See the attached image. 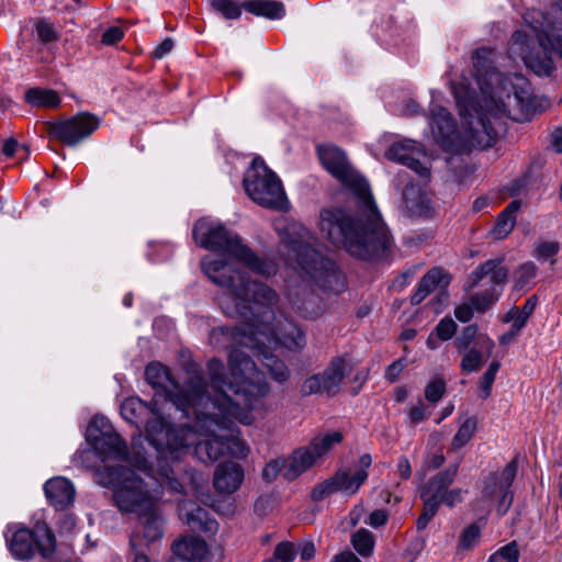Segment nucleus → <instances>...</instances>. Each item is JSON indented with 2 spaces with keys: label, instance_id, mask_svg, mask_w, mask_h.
<instances>
[{
  "label": "nucleus",
  "instance_id": "nucleus-1",
  "mask_svg": "<svg viewBox=\"0 0 562 562\" xmlns=\"http://www.w3.org/2000/svg\"><path fill=\"white\" fill-rule=\"evenodd\" d=\"M201 267L211 281L225 289L218 296L224 313L231 317L243 318L241 324L233 330L227 327L214 328L210 334L211 344L217 346L221 337L231 336L238 347L229 355L238 350L256 366L241 349L249 348L256 352L276 382H285L290 378V370L273 352L281 347L292 351L301 350L306 345V338L304 331L289 318L277 319V292L267 284L248 280L226 260L206 256L202 259ZM259 372L261 373L260 370Z\"/></svg>",
  "mask_w": 562,
  "mask_h": 562
},
{
  "label": "nucleus",
  "instance_id": "nucleus-2",
  "mask_svg": "<svg viewBox=\"0 0 562 562\" xmlns=\"http://www.w3.org/2000/svg\"><path fill=\"white\" fill-rule=\"evenodd\" d=\"M228 369L227 380L223 362L216 358L209 360L207 378L212 393L191 407L193 426L173 427L175 431L184 432L188 446L178 458L171 454L162 458L166 464L179 461L191 445L194 446L195 457L202 463L211 464L224 454V439L229 437V423L250 425L254 422L252 400L268 393L267 380L238 350L228 355Z\"/></svg>",
  "mask_w": 562,
  "mask_h": 562
},
{
  "label": "nucleus",
  "instance_id": "nucleus-3",
  "mask_svg": "<svg viewBox=\"0 0 562 562\" xmlns=\"http://www.w3.org/2000/svg\"><path fill=\"white\" fill-rule=\"evenodd\" d=\"M273 226L280 237V258L302 283L289 285L286 301L300 316L314 319L322 314L323 304L310 285L339 293L345 289V278L334 261L317 251L316 236L301 223L280 216Z\"/></svg>",
  "mask_w": 562,
  "mask_h": 562
},
{
  "label": "nucleus",
  "instance_id": "nucleus-4",
  "mask_svg": "<svg viewBox=\"0 0 562 562\" xmlns=\"http://www.w3.org/2000/svg\"><path fill=\"white\" fill-rule=\"evenodd\" d=\"M344 189L355 199L357 217L342 210L326 209L319 214L318 227L335 246L360 259L384 255L392 236L374 201L366 178H340Z\"/></svg>",
  "mask_w": 562,
  "mask_h": 562
},
{
  "label": "nucleus",
  "instance_id": "nucleus-5",
  "mask_svg": "<svg viewBox=\"0 0 562 562\" xmlns=\"http://www.w3.org/2000/svg\"><path fill=\"white\" fill-rule=\"evenodd\" d=\"M451 90L456 99L461 120V130L458 131L450 112L438 104L430 106V126L435 140L446 150L460 151L467 148L485 149L497 140L499 122L490 121L479 109L475 93L464 82H452Z\"/></svg>",
  "mask_w": 562,
  "mask_h": 562
},
{
  "label": "nucleus",
  "instance_id": "nucleus-6",
  "mask_svg": "<svg viewBox=\"0 0 562 562\" xmlns=\"http://www.w3.org/2000/svg\"><path fill=\"white\" fill-rule=\"evenodd\" d=\"M125 462H111L95 470L98 484L113 490V499L121 512L140 513L153 509L162 496L164 487L181 493L179 482L171 464H166L157 454V477L145 472L143 477L127 468Z\"/></svg>",
  "mask_w": 562,
  "mask_h": 562
},
{
  "label": "nucleus",
  "instance_id": "nucleus-7",
  "mask_svg": "<svg viewBox=\"0 0 562 562\" xmlns=\"http://www.w3.org/2000/svg\"><path fill=\"white\" fill-rule=\"evenodd\" d=\"M524 20L536 35L542 55L535 50L532 36L522 30L516 31L509 43V53L521 60L539 76H550L554 70L551 53L562 56V9H554L551 15L539 10H528Z\"/></svg>",
  "mask_w": 562,
  "mask_h": 562
},
{
  "label": "nucleus",
  "instance_id": "nucleus-8",
  "mask_svg": "<svg viewBox=\"0 0 562 562\" xmlns=\"http://www.w3.org/2000/svg\"><path fill=\"white\" fill-rule=\"evenodd\" d=\"M122 417L137 426H145L147 439L160 458H178L188 446L183 431H175L161 415L157 401L146 403L139 397L126 398L121 405Z\"/></svg>",
  "mask_w": 562,
  "mask_h": 562
},
{
  "label": "nucleus",
  "instance_id": "nucleus-9",
  "mask_svg": "<svg viewBox=\"0 0 562 562\" xmlns=\"http://www.w3.org/2000/svg\"><path fill=\"white\" fill-rule=\"evenodd\" d=\"M192 235L200 247L227 254L256 273L270 277L278 271L273 261L259 258L249 247L243 244L238 235L228 231L216 220L206 217L199 220L193 226Z\"/></svg>",
  "mask_w": 562,
  "mask_h": 562
},
{
  "label": "nucleus",
  "instance_id": "nucleus-10",
  "mask_svg": "<svg viewBox=\"0 0 562 562\" xmlns=\"http://www.w3.org/2000/svg\"><path fill=\"white\" fill-rule=\"evenodd\" d=\"M145 375L147 382L153 387L161 390L165 393L166 400L186 417L191 416V407H193L200 398L203 401L206 395L212 393L210 379L206 383L202 378L195 376L183 386H180L171 375L169 369L159 362L149 363L146 367Z\"/></svg>",
  "mask_w": 562,
  "mask_h": 562
},
{
  "label": "nucleus",
  "instance_id": "nucleus-11",
  "mask_svg": "<svg viewBox=\"0 0 562 562\" xmlns=\"http://www.w3.org/2000/svg\"><path fill=\"white\" fill-rule=\"evenodd\" d=\"M86 439L91 446V450L82 452L83 461L92 454L100 459L102 465L126 461V443L114 431L110 420L104 416H94L91 419L87 427Z\"/></svg>",
  "mask_w": 562,
  "mask_h": 562
},
{
  "label": "nucleus",
  "instance_id": "nucleus-12",
  "mask_svg": "<svg viewBox=\"0 0 562 562\" xmlns=\"http://www.w3.org/2000/svg\"><path fill=\"white\" fill-rule=\"evenodd\" d=\"M479 109L483 116H485L486 124H490V121H495L494 117H497V122H499V127H497V137L499 133L504 130L503 119L506 116L516 122H525L529 121L535 113V100L527 87H513V91L506 95L505 100H502L499 103L491 97L488 99H484V108L479 102Z\"/></svg>",
  "mask_w": 562,
  "mask_h": 562
},
{
  "label": "nucleus",
  "instance_id": "nucleus-13",
  "mask_svg": "<svg viewBox=\"0 0 562 562\" xmlns=\"http://www.w3.org/2000/svg\"><path fill=\"white\" fill-rule=\"evenodd\" d=\"M56 548L55 536L44 522L33 529L18 528L9 540V550L15 559L30 560L35 551L43 558H49Z\"/></svg>",
  "mask_w": 562,
  "mask_h": 562
},
{
  "label": "nucleus",
  "instance_id": "nucleus-14",
  "mask_svg": "<svg viewBox=\"0 0 562 562\" xmlns=\"http://www.w3.org/2000/svg\"><path fill=\"white\" fill-rule=\"evenodd\" d=\"M371 464V456L368 453L362 454L358 460V465L353 473L347 469L338 470L331 477L323 481L313 488L312 498L314 501H322L337 492L346 495L356 494L360 486L367 481L369 475L368 469Z\"/></svg>",
  "mask_w": 562,
  "mask_h": 562
},
{
  "label": "nucleus",
  "instance_id": "nucleus-15",
  "mask_svg": "<svg viewBox=\"0 0 562 562\" xmlns=\"http://www.w3.org/2000/svg\"><path fill=\"white\" fill-rule=\"evenodd\" d=\"M101 119L89 112L49 124V134L63 144L75 147L89 138L100 126Z\"/></svg>",
  "mask_w": 562,
  "mask_h": 562
},
{
  "label": "nucleus",
  "instance_id": "nucleus-16",
  "mask_svg": "<svg viewBox=\"0 0 562 562\" xmlns=\"http://www.w3.org/2000/svg\"><path fill=\"white\" fill-rule=\"evenodd\" d=\"M350 370L349 361L344 357H337L322 373L305 379L300 391L304 396L322 392L335 395L340 390L342 381Z\"/></svg>",
  "mask_w": 562,
  "mask_h": 562
},
{
  "label": "nucleus",
  "instance_id": "nucleus-17",
  "mask_svg": "<svg viewBox=\"0 0 562 562\" xmlns=\"http://www.w3.org/2000/svg\"><path fill=\"white\" fill-rule=\"evenodd\" d=\"M137 515L139 526L131 537V547L134 551L132 562H149L144 548L162 538V520L156 506Z\"/></svg>",
  "mask_w": 562,
  "mask_h": 562
},
{
  "label": "nucleus",
  "instance_id": "nucleus-18",
  "mask_svg": "<svg viewBox=\"0 0 562 562\" xmlns=\"http://www.w3.org/2000/svg\"><path fill=\"white\" fill-rule=\"evenodd\" d=\"M389 160L406 166L419 176H429L431 159L423 144L413 139L393 143L385 151Z\"/></svg>",
  "mask_w": 562,
  "mask_h": 562
},
{
  "label": "nucleus",
  "instance_id": "nucleus-19",
  "mask_svg": "<svg viewBox=\"0 0 562 562\" xmlns=\"http://www.w3.org/2000/svg\"><path fill=\"white\" fill-rule=\"evenodd\" d=\"M243 186L248 196L265 207L281 210L286 203L280 178H244Z\"/></svg>",
  "mask_w": 562,
  "mask_h": 562
},
{
  "label": "nucleus",
  "instance_id": "nucleus-20",
  "mask_svg": "<svg viewBox=\"0 0 562 562\" xmlns=\"http://www.w3.org/2000/svg\"><path fill=\"white\" fill-rule=\"evenodd\" d=\"M400 209L402 214L409 218L428 217L432 214L431 201L426 189L413 180H408L404 186Z\"/></svg>",
  "mask_w": 562,
  "mask_h": 562
},
{
  "label": "nucleus",
  "instance_id": "nucleus-21",
  "mask_svg": "<svg viewBox=\"0 0 562 562\" xmlns=\"http://www.w3.org/2000/svg\"><path fill=\"white\" fill-rule=\"evenodd\" d=\"M179 518L188 525L192 531L204 532L213 536L218 530V522L210 517L209 513L196 504L182 501L178 505Z\"/></svg>",
  "mask_w": 562,
  "mask_h": 562
},
{
  "label": "nucleus",
  "instance_id": "nucleus-22",
  "mask_svg": "<svg viewBox=\"0 0 562 562\" xmlns=\"http://www.w3.org/2000/svg\"><path fill=\"white\" fill-rule=\"evenodd\" d=\"M316 151L322 166L331 176H357L346 153L338 146L317 145Z\"/></svg>",
  "mask_w": 562,
  "mask_h": 562
},
{
  "label": "nucleus",
  "instance_id": "nucleus-23",
  "mask_svg": "<svg viewBox=\"0 0 562 562\" xmlns=\"http://www.w3.org/2000/svg\"><path fill=\"white\" fill-rule=\"evenodd\" d=\"M244 479L245 471L239 463L224 461L214 471L213 485L221 494H233L241 486Z\"/></svg>",
  "mask_w": 562,
  "mask_h": 562
},
{
  "label": "nucleus",
  "instance_id": "nucleus-24",
  "mask_svg": "<svg viewBox=\"0 0 562 562\" xmlns=\"http://www.w3.org/2000/svg\"><path fill=\"white\" fill-rule=\"evenodd\" d=\"M460 462L451 464L443 471L431 476L422 491V498L440 506L445 494L454 482L459 472Z\"/></svg>",
  "mask_w": 562,
  "mask_h": 562
},
{
  "label": "nucleus",
  "instance_id": "nucleus-25",
  "mask_svg": "<svg viewBox=\"0 0 562 562\" xmlns=\"http://www.w3.org/2000/svg\"><path fill=\"white\" fill-rule=\"evenodd\" d=\"M45 495L54 507L65 509L75 501V486L66 477L57 476L48 480L44 485Z\"/></svg>",
  "mask_w": 562,
  "mask_h": 562
},
{
  "label": "nucleus",
  "instance_id": "nucleus-26",
  "mask_svg": "<svg viewBox=\"0 0 562 562\" xmlns=\"http://www.w3.org/2000/svg\"><path fill=\"white\" fill-rule=\"evenodd\" d=\"M488 279L491 288L501 289L507 282L508 271L501 259H491L479 266L470 274V286H476L483 279Z\"/></svg>",
  "mask_w": 562,
  "mask_h": 562
},
{
  "label": "nucleus",
  "instance_id": "nucleus-27",
  "mask_svg": "<svg viewBox=\"0 0 562 562\" xmlns=\"http://www.w3.org/2000/svg\"><path fill=\"white\" fill-rule=\"evenodd\" d=\"M451 282V276L441 268L430 269L419 281L416 292L411 296L413 305L420 304L430 293L439 289L446 290Z\"/></svg>",
  "mask_w": 562,
  "mask_h": 562
},
{
  "label": "nucleus",
  "instance_id": "nucleus-28",
  "mask_svg": "<svg viewBox=\"0 0 562 562\" xmlns=\"http://www.w3.org/2000/svg\"><path fill=\"white\" fill-rule=\"evenodd\" d=\"M175 557L190 560L192 562H202L209 554V548L204 540L198 537H188L178 540L172 546Z\"/></svg>",
  "mask_w": 562,
  "mask_h": 562
},
{
  "label": "nucleus",
  "instance_id": "nucleus-29",
  "mask_svg": "<svg viewBox=\"0 0 562 562\" xmlns=\"http://www.w3.org/2000/svg\"><path fill=\"white\" fill-rule=\"evenodd\" d=\"M317 461L307 446L297 448L285 459V479L293 481L311 469Z\"/></svg>",
  "mask_w": 562,
  "mask_h": 562
},
{
  "label": "nucleus",
  "instance_id": "nucleus-30",
  "mask_svg": "<svg viewBox=\"0 0 562 562\" xmlns=\"http://www.w3.org/2000/svg\"><path fill=\"white\" fill-rule=\"evenodd\" d=\"M520 206V201L514 200L498 214L495 225L490 232L494 240H502L513 232L516 225V214Z\"/></svg>",
  "mask_w": 562,
  "mask_h": 562
},
{
  "label": "nucleus",
  "instance_id": "nucleus-31",
  "mask_svg": "<svg viewBox=\"0 0 562 562\" xmlns=\"http://www.w3.org/2000/svg\"><path fill=\"white\" fill-rule=\"evenodd\" d=\"M247 12L269 20H280L285 15L283 2L277 0H248L243 2Z\"/></svg>",
  "mask_w": 562,
  "mask_h": 562
},
{
  "label": "nucleus",
  "instance_id": "nucleus-32",
  "mask_svg": "<svg viewBox=\"0 0 562 562\" xmlns=\"http://www.w3.org/2000/svg\"><path fill=\"white\" fill-rule=\"evenodd\" d=\"M493 55L494 50L487 47H480L473 53L472 63L477 82L484 77H490L491 79L493 77L498 78V74L493 66Z\"/></svg>",
  "mask_w": 562,
  "mask_h": 562
},
{
  "label": "nucleus",
  "instance_id": "nucleus-33",
  "mask_svg": "<svg viewBox=\"0 0 562 562\" xmlns=\"http://www.w3.org/2000/svg\"><path fill=\"white\" fill-rule=\"evenodd\" d=\"M344 439L340 431H331L315 436L307 446L313 452L316 461L325 457L336 445H339Z\"/></svg>",
  "mask_w": 562,
  "mask_h": 562
},
{
  "label": "nucleus",
  "instance_id": "nucleus-34",
  "mask_svg": "<svg viewBox=\"0 0 562 562\" xmlns=\"http://www.w3.org/2000/svg\"><path fill=\"white\" fill-rule=\"evenodd\" d=\"M344 439L340 431H331L315 436L307 446L313 452L316 461L325 457L336 445H339Z\"/></svg>",
  "mask_w": 562,
  "mask_h": 562
},
{
  "label": "nucleus",
  "instance_id": "nucleus-35",
  "mask_svg": "<svg viewBox=\"0 0 562 562\" xmlns=\"http://www.w3.org/2000/svg\"><path fill=\"white\" fill-rule=\"evenodd\" d=\"M536 305L537 299L535 296H531L526 301L521 310H510L507 313L506 317L504 318V322H512V337H516L520 329L526 325L528 318L533 313Z\"/></svg>",
  "mask_w": 562,
  "mask_h": 562
},
{
  "label": "nucleus",
  "instance_id": "nucleus-36",
  "mask_svg": "<svg viewBox=\"0 0 562 562\" xmlns=\"http://www.w3.org/2000/svg\"><path fill=\"white\" fill-rule=\"evenodd\" d=\"M25 101L32 106L55 108L60 103V98L54 90L31 88L25 92Z\"/></svg>",
  "mask_w": 562,
  "mask_h": 562
},
{
  "label": "nucleus",
  "instance_id": "nucleus-37",
  "mask_svg": "<svg viewBox=\"0 0 562 562\" xmlns=\"http://www.w3.org/2000/svg\"><path fill=\"white\" fill-rule=\"evenodd\" d=\"M236 422L229 423V437L224 439L225 449L236 459H246L250 453L249 446L239 438V429L235 427Z\"/></svg>",
  "mask_w": 562,
  "mask_h": 562
},
{
  "label": "nucleus",
  "instance_id": "nucleus-38",
  "mask_svg": "<svg viewBox=\"0 0 562 562\" xmlns=\"http://www.w3.org/2000/svg\"><path fill=\"white\" fill-rule=\"evenodd\" d=\"M351 544L353 549L363 558L370 557L373 553L375 546L374 535L366 529L360 528L351 536Z\"/></svg>",
  "mask_w": 562,
  "mask_h": 562
},
{
  "label": "nucleus",
  "instance_id": "nucleus-39",
  "mask_svg": "<svg viewBox=\"0 0 562 562\" xmlns=\"http://www.w3.org/2000/svg\"><path fill=\"white\" fill-rule=\"evenodd\" d=\"M34 32L37 36L38 42L48 46L52 43H56L60 38V34L56 25L48 19H37L34 23Z\"/></svg>",
  "mask_w": 562,
  "mask_h": 562
},
{
  "label": "nucleus",
  "instance_id": "nucleus-40",
  "mask_svg": "<svg viewBox=\"0 0 562 562\" xmlns=\"http://www.w3.org/2000/svg\"><path fill=\"white\" fill-rule=\"evenodd\" d=\"M0 154L5 159H14V164L27 160L30 156L29 147L20 144L15 138H7L0 145Z\"/></svg>",
  "mask_w": 562,
  "mask_h": 562
},
{
  "label": "nucleus",
  "instance_id": "nucleus-41",
  "mask_svg": "<svg viewBox=\"0 0 562 562\" xmlns=\"http://www.w3.org/2000/svg\"><path fill=\"white\" fill-rule=\"evenodd\" d=\"M476 430V419L474 417H467L460 425L457 434L453 436L451 441V448L459 450L465 446L473 437Z\"/></svg>",
  "mask_w": 562,
  "mask_h": 562
},
{
  "label": "nucleus",
  "instance_id": "nucleus-42",
  "mask_svg": "<svg viewBox=\"0 0 562 562\" xmlns=\"http://www.w3.org/2000/svg\"><path fill=\"white\" fill-rule=\"evenodd\" d=\"M516 474L517 462L513 460L504 468L499 475H492L490 477V483L487 485H491L492 487H497L501 491L510 490V486L516 477Z\"/></svg>",
  "mask_w": 562,
  "mask_h": 562
},
{
  "label": "nucleus",
  "instance_id": "nucleus-43",
  "mask_svg": "<svg viewBox=\"0 0 562 562\" xmlns=\"http://www.w3.org/2000/svg\"><path fill=\"white\" fill-rule=\"evenodd\" d=\"M502 290L490 288L488 290L471 296L470 301L476 312H485L499 297Z\"/></svg>",
  "mask_w": 562,
  "mask_h": 562
},
{
  "label": "nucleus",
  "instance_id": "nucleus-44",
  "mask_svg": "<svg viewBox=\"0 0 562 562\" xmlns=\"http://www.w3.org/2000/svg\"><path fill=\"white\" fill-rule=\"evenodd\" d=\"M560 250V244L554 240H542L536 245L533 257L540 261H550L551 265L555 262L554 257Z\"/></svg>",
  "mask_w": 562,
  "mask_h": 562
},
{
  "label": "nucleus",
  "instance_id": "nucleus-45",
  "mask_svg": "<svg viewBox=\"0 0 562 562\" xmlns=\"http://www.w3.org/2000/svg\"><path fill=\"white\" fill-rule=\"evenodd\" d=\"M211 7L225 19H238L244 9L243 2L238 4L234 0H211Z\"/></svg>",
  "mask_w": 562,
  "mask_h": 562
},
{
  "label": "nucleus",
  "instance_id": "nucleus-46",
  "mask_svg": "<svg viewBox=\"0 0 562 562\" xmlns=\"http://www.w3.org/2000/svg\"><path fill=\"white\" fill-rule=\"evenodd\" d=\"M485 496L487 498H493L496 496H499V501L497 504V513L498 515H505L513 503V494L510 490L507 491H501L497 487H492L491 485H486L485 487Z\"/></svg>",
  "mask_w": 562,
  "mask_h": 562
},
{
  "label": "nucleus",
  "instance_id": "nucleus-47",
  "mask_svg": "<svg viewBox=\"0 0 562 562\" xmlns=\"http://www.w3.org/2000/svg\"><path fill=\"white\" fill-rule=\"evenodd\" d=\"M519 551L515 541L509 542L488 557V562H518Z\"/></svg>",
  "mask_w": 562,
  "mask_h": 562
},
{
  "label": "nucleus",
  "instance_id": "nucleus-48",
  "mask_svg": "<svg viewBox=\"0 0 562 562\" xmlns=\"http://www.w3.org/2000/svg\"><path fill=\"white\" fill-rule=\"evenodd\" d=\"M295 555V546L292 542L283 541L277 544L272 558L268 562H292Z\"/></svg>",
  "mask_w": 562,
  "mask_h": 562
},
{
  "label": "nucleus",
  "instance_id": "nucleus-49",
  "mask_svg": "<svg viewBox=\"0 0 562 562\" xmlns=\"http://www.w3.org/2000/svg\"><path fill=\"white\" fill-rule=\"evenodd\" d=\"M282 473L285 477V459H277L268 462L262 470V479L266 482H273Z\"/></svg>",
  "mask_w": 562,
  "mask_h": 562
},
{
  "label": "nucleus",
  "instance_id": "nucleus-50",
  "mask_svg": "<svg viewBox=\"0 0 562 562\" xmlns=\"http://www.w3.org/2000/svg\"><path fill=\"white\" fill-rule=\"evenodd\" d=\"M436 337L441 341H447L453 337L457 331V324L452 318H442L434 329Z\"/></svg>",
  "mask_w": 562,
  "mask_h": 562
},
{
  "label": "nucleus",
  "instance_id": "nucleus-51",
  "mask_svg": "<svg viewBox=\"0 0 562 562\" xmlns=\"http://www.w3.org/2000/svg\"><path fill=\"white\" fill-rule=\"evenodd\" d=\"M480 538V528L475 524H471L468 526L461 533L460 537V548L463 550H469L473 548Z\"/></svg>",
  "mask_w": 562,
  "mask_h": 562
},
{
  "label": "nucleus",
  "instance_id": "nucleus-52",
  "mask_svg": "<svg viewBox=\"0 0 562 562\" xmlns=\"http://www.w3.org/2000/svg\"><path fill=\"white\" fill-rule=\"evenodd\" d=\"M483 362L482 353L476 349H470L462 358L461 368L463 371L472 372L481 368Z\"/></svg>",
  "mask_w": 562,
  "mask_h": 562
},
{
  "label": "nucleus",
  "instance_id": "nucleus-53",
  "mask_svg": "<svg viewBox=\"0 0 562 562\" xmlns=\"http://www.w3.org/2000/svg\"><path fill=\"white\" fill-rule=\"evenodd\" d=\"M424 508L416 521V527L418 530H424L429 521L435 517L438 512L439 506L436 503H431L427 499H423Z\"/></svg>",
  "mask_w": 562,
  "mask_h": 562
},
{
  "label": "nucleus",
  "instance_id": "nucleus-54",
  "mask_svg": "<svg viewBox=\"0 0 562 562\" xmlns=\"http://www.w3.org/2000/svg\"><path fill=\"white\" fill-rule=\"evenodd\" d=\"M477 335V328L474 325L467 326L456 339V347L459 351H464L474 341Z\"/></svg>",
  "mask_w": 562,
  "mask_h": 562
},
{
  "label": "nucleus",
  "instance_id": "nucleus-55",
  "mask_svg": "<svg viewBox=\"0 0 562 562\" xmlns=\"http://www.w3.org/2000/svg\"><path fill=\"white\" fill-rule=\"evenodd\" d=\"M246 176H277L260 156H255L246 171Z\"/></svg>",
  "mask_w": 562,
  "mask_h": 562
},
{
  "label": "nucleus",
  "instance_id": "nucleus-56",
  "mask_svg": "<svg viewBox=\"0 0 562 562\" xmlns=\"http://www.w3.org/2000/svg\"><path fill=\"white\" fill-rule=\"evenodd\" d=\"M446 385L445 382L440 379H436L431 381L425 389V397L431 402H438L442 395L445 394Z\"/></svg>",
  "mask_w": 562,
  "mask_h": 562
},
{
  "label": "nucleus",
  "instance_id": "nucleus-57",
  "mask_svg": "<svg viewBox=\"0 0 562 562\" xmlns=\"http://www.w3.org/2000/svg\"><path fill=\"white\" fill-rule=\"evenodd\" d=\"M467 493L468 491L461 487L449 488L448 492L445 494L441 504L452 508L463 501L464 495Z\"/></svg>",
  "mask_w": 562,
  "mask_h": 562
},
{
  "label": "nucleus",
  "instance_id": "nucleus-58",
  "mask_svg": "<svg viewBox=\"0 0 562 562\" xmlns=\"http://www.w3.org/2000/svg\"><path fill=\"white\" fill-rule=\"evenodd\" d=\"M389 520V514L386 510L383 509H375L373 510L368 519L364 520V522L372 528H379L384 526Z\"/></svg>",
  "mask_w": 562,
  "mask_h": 562
},
{
  "label": "nucleus",
  "instance_id": "nucleus-59",
  "mask_svg": "<svg viewBox=\"0 0 562 562\" xmlns=\"http://www.w3.org/2000/svg\"><path fill=\"white\" fill-rule=\"evenodd\" d=\"M296 554H299L301 561H310L316 554V548L313 541H303L295 548Z\"/></svg>",
  "mask_w": 562,
  "mask_h": 562
},
{
  "label": "nucleus",
  "instance_id": "nucleus-60",
  "mask_svg": "<svg viewBox=\"0 0 562 562\" xmlns=\"http://www.w3.org/2000/svg\"><path fill=\"white\" fill-rule=\"evenodd\" d=\"M124 36L123 31L119 26L109 27L102 35L101 42L105 45H114Z\"/></svg>",
  "mask_w": 562,
  "mask_h": 562
},
{
  "label": "nucleus",
  "instance_id": "nucleus-61",
  "mask_svg": "<svg viewBox=\"0 0 562 562\" xmlns=\"http://www.w3.org/2000/svg\"><path fill=\"white\" fill-rule=\"evenodd\" d=\"M474 307L470 302L463 303L456 307L454 316L462 323L469 322L473 317Z\"/></svg>",
  "mask_w": 562,
  "mask_h": 562
},
{
  "label": "nucleus",
  "instance_id": "nucleus-62",
  "mask_svg": "<svg viewBox=\"0 0 562 562\" xmlns=\"http://www.w3.org/2000/svg\"><path fill=\"white\" fill-rule=\"evenodd\" d=\"M519 281L521 283H526L528 282L530 279H532L533 277H536L537 274V267L533 262H525L522 263L520 267H519Z\"/></svg>",
  "mask_w": 562,
  "mask_h": 562
},
{
  "label": "nucleus",
  "instance_id": "nucleus-63",
  "mask_svg": "<svg viewBox=\"0 0 562 562\" xmlns=\"http://www.w3.org/2000/svg\"><path fill=\"white\" fill-rule=\"evenodd\" d=\"M408 417L413 425L422 423L427 417L425 405L419 403L418 405L411 407Z\"/></svg>",
  "mask_w": 562,
  "mask_h": 562
},
{
  "label": "nucleus",
  "instance_id": "nucleus-64",
  "mask_svg": "<svg viewBox=\"0 0 562 562\" xmlns=\"http://www.w3.org/2000/svg\"><path fill=\"white\" fill-rule=\"evenodd\" d=\"M173 48V42L171 38H165L153 52V57L160 59L168 55Z\"/></svg>",
  "mask_w": 562,
  "mask_h": 562
}]
</instances>
